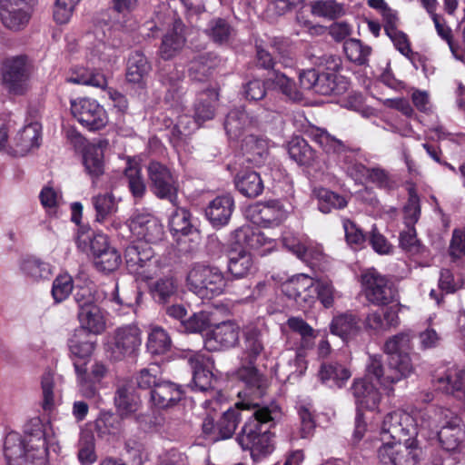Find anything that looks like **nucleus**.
<instances>
[{"label": "nucleus", "instance_id": "f257e3e1", "mask_svg": "<svg viewBox=\"0 0 465 465\" xmlns=\"http://www.w3.org/2000/svg\"><path fill=\"white\" fill-rule=\"evenodd\" d=\"M236 407L223 411L218 420L212 414H207L202 424L203 433L215 441L230 439L240 420L238 408L252 410V414L236 436V441L243 450L250 451L255 461L271 455L275 449L274 433L271 430L276 424L277 409L245 402L237 403Z\"/></svg>", "mask_w": 465, "mask_h": 465}, {"label": "nucleus", "instance_id": "f03ea898", "mask_svg": "<svg viewBox=\"0 0 465 465\" xmlns=\"http://www.w3.org/2000/svg\"><path fill=\"white\" fill-rule=\"evenodd\" d=\"M95 344L96 339L84 329L75 330L68 341L79 391L87 399L94 398L98 394L101 382L107 374L106 366L100 361L88 367Z\"/></svg>", "mask_w": 465, "mask_h": 465}, {"label": "nucleus", "instance_id": "7ed1b4c3", "mask_svg": "<svg viewBox=\"0 0 465 465\" xmlns=\"http://www.w3.org/2000/svg\"><path fill=\"white\" fill-rule=\"evenodd\" d=\"M4 450L8 461L24 458L33 465H46L48 448L45 425L36 418L25 424L23 438L16 432L8 433Z\"/></svg>", "mask_w": 465, "mask_h": 465}, {"label": "nucleus", "instance_id": "20e7f679", "mask_svg": "<svg viewBox=\"0 0 465 465\" xmlns=\"http://www.w3.org/2000/svg\"><path fill=\"white\" fill-rule=\"evenodd\" d=\"M388 356V364L385 367L382 355L370 354L366 362V373L367 377H374L384 390L392 392L394 384L414 372V365L409 353Z\"/></svg>", "mask_w": 465, "mask_h": 465}, {"label": "nucleus", "instance_id": "39448f33", "mask_svg": "<svg viewBox=\"0 0 465 465\" xmlns=\"http://www.w3.org/2000/svg\"><path fill=\"white\" fill-rule=\"evenodd\" d=\"M307 135L328 154L332 155L341 167L354 180L364 176L365 166L355 160L356 151L325 129L312 126Z\"/></svg>", "mask_w": 465, "mask_h": 465}, {"label": "nucleus", "instance_id": "423d86ee", "mask_svg": "<svg viewBox=\"0 0 465 465\" xmlns=\"http://www.w3.org/2000/svg\"><path fill=\"white\" fill-rule=\"evenodd\" d=\"M187 286L202 299H212L222 294L226 287L223 272L214 265L197 262L187 274Z\"/></svg>", "mask_w": 465, "mask_h": 465}, {"label": "nucleus", "instance_id": "0eeeda50", "mask_svg": "<svg viewBox=\"0 0 465 465\" xmlns=\"http://www.w3.org/2000/svg\"><path fill=\"white\" fill-rule=\"evenodd\" d=\"M78 304L79 329L90 334H101L106 327L104 312L95 303L94 293L88 287L81 288L74 294Z\"/></svg>", "mask_w": 465, "mask_h": 465}, {"label": "nucleus", "instance_id": "6e6552de", "mask_svg": "<svg viewBox=\"0 0 465 465\" xmlns=\"http://www.w3.org/2000/svg\"><path fill=\"white\" fill-rule=\"evenodd\" d=\"M417 423L414 418L404 410L388 412L381 422V434L384 442L410 441L417 435Z\"/></svg>", "mask_w": 465, "mask_h": 465}, {"label": "nucleus", "instance_id": "1a4fd4ad", "mask_svg": "<svg viewBox=\"0 0 465 465\" xmlns=\"http://www.w3.org/2000/svg\"><path fill=\"white\" fill-rule=\"evenodd\" d=\"M303 89L312 90L322 95L341 94L348 88L345 77L333 73H325L313 69L304 70L299 74Z\"/></svg>", "mask_w": 465, "mask_h": 465}, {"label": "nucleus", "instance_id": "9d476101", "mask_svg": "<svg viewBox=\"0 0 465 465\" xmlns=\"http://www.w3.org/2000/svg\"><path fill=\"white\" fill-rule=\"evenodd\" d=\"M141 330L136 324H127L116 328L108 337L106 352L114 361L123 360L134 354L142 344Z\"/></svg>", "mask_w": 465, "mask_h": 465}, {"label": "nucleus", "instance_id": "9b49d317", "mask_svg": "<svg viewBox=\"0 0 465 465\" xmlns=\"http://www.w3.org/2000/svg\"><path fill=\"white\" fill-rule=\"evenodd\" d=\"M361 286L366 299L374 305H387L395 299L391 282L373 268L361 274Z\"/></svg>", "mask_w": 465, "mask_h": 465}, {"label": "nucleus", "instance_id": "f8f14e48", "mask_svg": "<svg viewBox=\"0 0 465 465\" xmlns=\"http://www.w3.org/2000/svg\"><path fill=\"white\" fill-rule=\"evenodd\" d=\"M2 84L15 95L24 94L28 89L29 71L25 56L5 59L1 66Z\"/></svg>", "mask_w": 465, "mask_h": 465}, {"label": "nucleus", "instance_id": "ddd939ff", "mask_svg": "<svg viewBox=\"0 0 465 465\" xmlns=\"http://www.w3.org/2000/svg\"><path fill=\"white\" fill-rule=\"evenodd\" d=\"M150 188L159 199L177 203L178 182L171 171L158 162H152L147 167Z\"/></svg>", "mask_w": 465, "mask_h": 465}, {"label": "nucleus", "instance_id": "4468645a", "mask_svg": "<svg viewBox=\"0 0 465 465\" xmlns=\"http://www.w3.org/2000/svg\"><path fill=\"white\" fill-rule=\"evenodd\" d=\"M71 112L73 116L90 131L100 130L108 123L106 111L94 99L72 100Z\"/></svg>", "mask_w": 465, "mask_h": 465}, {"label": "nucleus", "instance_id": "2eb2a0df", "mask_svg": "<svg viewBox=\"0 0 465 465\" xmlns=\"http://www.w3.org/2000/svg\"><path fill=\"white\" fill-rule=\"evenodd\" d=\"M419 450L414 439L410 441H387L378 450V458L384 465H417Z\"/></svg>", "mask_w": 465, "mask_h": 465}, {"label": "nucleus", "instance_id": "dca6fc26", "mask_svg": "<svg viewBox=\"0 0 465 465\" xmlns=\"http://www.w3.org/2000/svg\"><path fill=\"white\" fill-rule=\"evenodd\" d=\"M126 266L130 272L149 280L157 273L159 262L151 248L140 250L138 245H129L124 252Z\"/></svg>", "mask_w": 465, "mask_h": 465}, {"label": "nucleus", "instance_id": "f3484780", "mask_svg": "<svg viewBox=\"0 0 465 465\" xmlns=\"http://www.w3.org/2000/svg\"><path fill=\"white\" fill-rule=\"evenodd\" d=\"M189 365L193 369V382L199 391H207L213 388L215 381L213 373L214 362L211 356L204 351H188L184 354Z\"/></svg>", "mask_w": 465, "mask_h": 465}, {"label": "nucleus", "instance_id": "a211bd4d", "mask_svg": "<svg viewBox=\"0 0 465 465\" xmlns=\"http://www.w3.org/2000/svg\"><path fill=\"white\" fill-rule=\"evenodd\" d=\"M247 213L253 223L262 227L279 226L289 215V212L278 200L256 203L248 208Z\"/></svg>", "mask_w": 465, "mask_h": 465}, {"label": "nucleus", "instance_id": "6ab92c4d", "mask_svg": "<svg viewBox=\"0 0 465 465\" xmlns=\"http://www.w3.org/2000/svg\"><path fill=\"white\" fill-rule=\"evenodd\" d=\"M116 413L121 419L134 417L136 422L143 424L147 421V415L139 412L142 401L131 384H119L114 397Z\"/></svg>", "mask_w": 465, "mask_h": 465}, {"label": "nucleus", "instance_id": "aec40b11", "mask_svg": "<svg viewBox=\"0 0 465 465\" xmlns=\"http://www.w3.org/2000/svg\"><path fill=\"white\" fill-rule=\"evenodd\" d=\"M129 228L132 233L141 241L148 243L161 242L164 235L163 225L160 220L150 213L137 212L130 219Z\"/></svg>", "mask_w": 465, "mask_h": 465}, {"label": "nucleus", "instance_id": "412c9836", "mask_svg": "<svg viewBox=\"0 0 465 465\" xmlns=\"http://www.w3.org/2000/svg\"><path fill=\"white\" fill-rule=\"evenodd\" d=\"M371 380H375V378L367 377L365 372V377L354 380L351 387L359 411L362 410L375 411L381 401V394L372 384Z\"/></svg>", "mask_w": 465, "mask_h": 465}, {"label": "nucleus", "instance_id": "4be33fe9", "mask_svg": "<svg viewBox=\"0 0 465 465\" xmlns=\"http://www.w3.org/2000/svg\"><path fill=\"white\" fill-rule=\"evenodd\" d=\"M25 0H0V18L11 30H21L29 21L30 15Z\"/></svg>", "mask_w": 465, "mask_h": 465}, {"label": "nucleus", "instance_id": "5701e85b", "mask_svg": "<svg viewBox=\"0 0 465 465\" xmlns=\"http://www.w3.org/2000/svg\"><path fill=\"white\" fill-rule=\"evenodd\" d=\"M282 292L298 303H312L316 300L315 280L298 274L282 284Z\"/></svg>", "mask_w": 465, "mask_h": 465}, {"label": "nucleus", "instance_id": "b1692460", "mask_svg": "<svg viewBox=\"0 0 465 465\" xmlns=\"http://www.w3.org/2000/svg\"><path fill=\"white\" fill-rule=\"evenodd\" d=\"M239 326L232 322H223L211 331L205 339V348L216 351L233 347L239 341Z\"/></svg>", "mask_w": 465, "mask_h": 465}, {"label": "nucleus", "instance_id": "393cba45", "mask_svg": "<svg viewBox=\"0 0 465 465\" xmlns=\"http://www.w3.org/2000/svg\"><path fill=\"white\" fill-rule=\"evenodd\" d=\"M41 141V125L38 123H31L19 130L12 139V145L8 154L13 156H24L32 149L38 148Z\"/></svg>", "mask_w": 465, "mask_h": 465}, {"label": "nucleus", "instance_id": "a878e982", "mask_svg": "<svg viewBox=\"0 0 465 465\" xmlns=\"http://www.w3.org/2000/svg\"><path fill=\"white\" fill-rule=\"evenodd\" d=\"M151 64L145 55L140 51L133 52L127 62L126 80L128 83L143 89L151 72Z\"/></svg>", "mask_w": 465, "mask_h": 465}, {"label": "nucleus", "instance_id": "bb28decb", "mask_svg": "<svg viewBox=\"0 0 465 465\" xmlns=\"http://www.w3.org/2000/svg\"><path fill=\"white\" fill-rule=\"evenodd\" d=\"M434 381L439 390L454 394L465 387V371L456 364H451L443 371H438Z\"/></svg>", "mask_w": 465, "mask_h": 465}, {"label": "nucleus", "instance_id": "cd10ccee", "mask_svg": "<svg viewBox=\"0 0 465 465\" xmlns=\"http://www.w3.org/2000/svg\"><path fill=\"white\" fill-rule=\"evenodd\" d=\"M242 151L247 162L261 166L269 157L268 141L262 136L247 134L242 141Z\"/></svg>", "mask_w": 465, "mask_h": 465}, {"label": "nucleus", "instance_id": "c85d7f7f", "mask_svg": "<svg viewBox=\"0 0 465 465\" xmlns=\"http://www.w3.org/2000/svg\"><path fill=\"white\" fill-rule=\"evenodd\" d=\"M400 324L398 312L393 308H387L383 313L378 311L371 312L367 314L364 321V327L367 331L376 334L383 333L391 328H396Z\"/></svg>", "mask_w": 465, "mask_h": 465}, {"label": "nucleus", "instance_id": "c756f323", "mask_svg": "<svg viewBox=\"0 0 465 465\" xmlns=\"http://www.w3.org/2000/svg\"><path fill=\"white\" fill-rule=\"evenodd\" d=\"M256 121L242 108H235L229 112L224 122V129L232 140H238L244 132L254 126Z\"/></svg>", "mask_w": 465, "mask_h": 465}, {"label": "nucleus", "instance_id": "7c9ffc66", "mask_svg": "<svg viewBox=\"0 0 465 465\" xmlns=\"http://www.w3.org/2000/svg\"><path fill=\"white\" fill-rule=\"evenodd\" d=\"M117 49L103 39H96L87 48L86 58L99 68H107L115 63Z\"/></svg>", "mask_w": 465, "mask_h": 465}, {"label": "nucleus", "instance_id": "2f4dec72", "mask_svg": "<svg viewBox=\"0 0 465 465\" xmlns=\"http://www.w3.org/2000/svg\"><path fill=\"white\" fill-rule=\"evenodd\" d=\"M234 202L232 196H218L209 203L205 214L213 226H223L229 222Z\"/></svg>", "mask_w": 465, "mask_h": 465}, {"label": "nucleus", "instance_id": "473e14b6", "mask_svg": "<svg viewBox=\"0 0 465 465\" xmlns=\"http://www.w3.org/2000/svg\"><path fill=\"white\" fill-rule=\"evenodd\" d=\"M441 446L448 451L459 448L465 438V431L460 418L454 417L441 427L438 432Z\"/></svg>", "mask_w": 465, "mask_h": 465}, {"label": "nucleus", "instance_id": "72a5a7b5", "mask_svg": "<svg viewBox=\"0 0 465 465\" xmlns=\"http://www.w3.org/2000/svg\"><path fill=\"white\" fill-rule=\"evenodd\" d=\"M183 29L182 23L176 21L173 28L163 35L159 48V54L163 59L169 60L183 49L185 44Z\"/></svg>", "mask_w": 465, "mask_h": 465}, {"label": "nucleus", "instance_id": "f704fd0d", "mask_svg": "<svg viewBox=\"0 0 465 465\" xmlns=\"http://www.w3.org/2000/svg\"><path fill=\"white\" fill-rule=\"evenodd\" d=\"M182 398L180 388L170 381H162L151 391L152 402L160 409L173 406Z\"/></svg>", "mask_w": 465, "mask_h": 465}, {"label": "nucleus", "instance_id": "c9c22d12", "mask_svg": "<svg viewBox=\"0 0 465 465\" xmlns=\"http://www.w3.org/2000/svg\"><path fill=\"white\" fill-rule=\"evenodd\" d=\"M228 270L235 278H244L256 271L252 254L244 249L232 251L229 254Z\"/></svg>", "mask_w": 465, "mask_h": 465}, {"label": "nucleus", "instance_id": "e433bc0d", "mask_svg": "<svg viewBox=\"0 0 465 465\" xmlns=\"http://www.w3.org/2000/svg\"><path fill=\"white\" fill-rule=\"evenodd\" d=\"M218 97V90L215 88H208L201 94L194 105V124L199 126L203 122L213 118L214 104Z\"/></svg>", "mask_w": 465, "mask_h": 465}, {"label": "nucleus", "instance_id": "4c0bfd02", "mask_svg": "<svg viewBox=\"0 0 465 465\" xmlns=\"http://www.w3.org/2000/svg\"><path fill=\"white\" fill-rule=\"evenodd\" d=\"M234 182L238 191L244 196L250 198L259 196L264 188L260 174L254 171L239 173Z\"/></svg>", "mask_w": 465, "mask_h": 465}, {"label": "nucleus", "instance_id": "58836bf2", "mask_svg": "<svg viewBox=\"0 0 465 465\" xmlns=\"http://www.w3.org/2000/svg\"><path fill=\"white\" fill-rule=\"evenodd\" d=\"M83 163L87 173L92 178H97L104 173V150L101 144H88L84 147Z\"/></svg>", "mask_w": 465, "mask_h": 465}, {"label": "nucleus", "instance_id": "ea45409f", "mask_svg": "<svg viewBox=\"0 0 465 465\" xmlns=\"http://www.w3.org/2000/svg\"><path fill=\"white\" fill-rule=\"evenodd\" d=\"M360 331L359 320L352 313H341L335 316L331 323L332 334L341 337L342 340L355 336Z\"/></svg>", "mask_w": 465, "mask_h": 465}, {"label": "nucleus", "instance_id": "a19ab883", "mask_svg": "<svg viewBox=\"0 0 465 465\" xmlns=\"http://www.w3.org/2000/svg\"><path fill=\"white\" fill-rule=\"evenodd\" d=\"M91 201L95 211V221L100 223L118 211V201L112 192L98 193Z\"/></svg>", "mask_w": 465, "mask_h": 465}, {"label": "nucleus", "instance_id": "79ce46f5", "mask_svg": "<svg viewBox=\"0 0 465 465\" xmlns=\"http://www.w3.org/2000/svg\"><path fill=\"white\" fill-rule=\"evenodd\" d=\"M413 333L410 330L400 331L386 339L382 351L387 355L411 353L413 349Z\"/></svg>", "mask_w": 465, "mask_h": 465}, {"label": "nucleus", "instance_id": "37998d69", "mask_svg": "<svg viewBox=\"0 0 465 465\" xmlns=\"http://www.w3.org/2000/svg\"><path fill=\"white\" fill-rule=\"evenodd\" d=\"M77 246L83 251H90L94 259L107 249L112 248L104 233L81 232L76 239Z\"/></svg>", "mask_w": 465, "mask_h": 465}, {"label": "nucleus", "instance_id": "c03bdc74", "mask_svg": "<svg viewBox=\"0 0 465 465\" xmlns=\"http://www.w3.org/2000/svg\"><path fill=\"white\" fill-rule=\"evenodd\" d=\"M205 34L215 44L225 45L234 38L235 30L226 20L214 18L208 23Z\"/></svg>", "mask_w": 465, "mask_h": 465}, {"label": "nucleus", "instance_id": "a18cd8bd", "mask_svg": "<svg viewBox=\"0 0 465 465\" xmlns=\"http://www.w3.org/2000/svg\"><path fill=\"white\" fill-rule=\"evenodd\" d=\"M266 84L278 88L288 99L298 102L302 99V94L298 90L293 80L273 70L266 80Z\"/></svg>", "mask_w": 465, "mask_h": 465}, {"label": "nucleus", "instance_id": "49530a36", "mask_svg": "<svg viewBox=\"0 0 465 465\" xmlns=\"http://www.w3.org/2000/svg\"><path fill=\"white\" fill-rule=\"evenodd\" d=\"M124 176L128 181V187L135 200H141L146 192V185L142 175V169L137 162L128 160L124 169Z\"/></svg>", "mask_w": 465, "mask_h": 465}, {"label": "nucleus", "instance_id": "de8ad7c7", "mask_svg": "<svg viewBox=\"0 0 465 465\" xmlns=\"http://www.w3.org/2000/svg\"><path fill=\"white\" fill-rule=\"evenodd\" d=\"M24 275L33 282L48 279L52 274V269L49 263L35 257L25 259L20 266Z\"/></svg>", "mask_w": 465, "mask_h": 465}, {"label": "nucleus", "instance_id": "09e8293b", "mask_svg": "<svg viewBox=\"0 0 465 465\" xmlns=\"http://www.w3.org/2000/svg\"><path fill=\"white\" fill-rule=\"evenodd\" d=\"M290 157L301 165H312L317 158L316 152L304 139H293L289 144Z\"/></svg>", "mask_w": 465, "mask_h": 465}, {"label": "nucleus", "instance_id": "8fccbe9b", "mask_svg": "<svg viewBox=\"0 0 465 465\" xmlns=\"http://www.w3.org/2000/svg\"><path fill=\"white\" fill-rule=\"evenodd\" d=\"M172 340L162 327H153L149 332L146 348L153 355L164 354L170 351Z\"/></svg>", "mask_w": 465, "mask_h": 465}, {"label": "nucleus", "instance_id": "3c124183", "mask_svg": "<svg viewBox=\"0 0 465 465\" xmlns=\"http://www.w3.org/2000/svg\"><path fill=\"white\" fill-rule=\"evenodd\" d=\"M264 346L261 331L256 328H249L244 332L243 358L249 362H255L263 351Z\"/></svg>", "mask_w": 465, "mask_h": 465}, {"label": "nucleus", "instance_id": "603ef678", "mask_svg": "<svg viewBox=\"0 0 465 465\" xmlns=\"http://www.w3.org/2000/svg\"><path fill=\"white\" fill-rule=\"evenodd\" d=\"M351 375L346 367L337 362L322 363L319 371V377L322 382L332 381L338 387H341Z\"/></svg>", "mask_w": 465, "mask_h": 465}, {"label": "nucleus", "instance_id": "864d4df0", "mask_svg": "<svg viewBox=\"0 0 465 465\" xmlns=\"http://www.w3.org/2000/svg\"><path fill=\"white\" fill-rule=\"evenodd\" d=\"M177 292V284L172 277L161 278L150 285V293L159 303L167 302Z\"/></svg>", "mask_w": 465, "mask_h": 465}, {"label": "nucleus", "instance_id": "5fc2aeb1", "mask_svg": "<svg viewBox=\"0 0 465 465\" xmlns=\"http://www.w3.org/2000/svg\"><path fill=\"white\" fill-rule=\"evenodd\" d=\"M215 57L210 54H203L190 62L189 74L193 80L203 81L210 74V70L215 64Z\"/></svg>", "mask_w": 465, "mask_h": 465}, {"label": "nucleus", "instance_id": "6e6d98bb", "mask_svg": "<svg viewBox=\"0 0 465 465\" xmlns=\"http://www.w3.org/2000/svg\"><path fill=\"white\" fill-rule=\"evenodd\" d=\"M343 51L351 62L361 65L368 62L371 48L360 40L349 39L343 44Z\"/></svg>", "mask_w": 465, "mask_h": 465}, {"label": "nucleus", "instance_id": "4d7b16f0", "mask_svg": "<svg viewBox=\"0 0 465 465\" xmlns=\"http://www.w3.org/2000/svg\"><path fill=\"white\" fill-rule=\"evenodd\" d=\"M346 205V199L334 192L321 189L318 193V208L323 213H329L333 209H342Z\"/></svg>", "mask_w": 465, "mask_h": 465}, {"label": "nucleus", "instance_id": "13d9d810", "mask_svg": "<svg viewBox=\"0 0 465 465\" xmlns=\"http://www.w3.org/2000/svg\"><path fill=\"white\" fill-rule=\"evenodd\" d=\"M364 176L379 188L392 190L397 187V182L394 176L381 167H365Z\"/></svg>", "mask_w": 465, "mask_h": 465}, {"label": "nucleus", "instance_id": "bf43d9fd", "mask_svg": "<svg viewBox=\"0 0 465 465\" xmlns=\"http://www.w3.org/2000/svg\"><path fill=\"white\" fill-rule=\"evenodd\" d=\"M121 262V255L114 247L107 249L94 259L96 269L104 272L115 271Z\"/></svg>", "mask_w": 465, "mask_h": 465}, {"label": "nucleus", "instance_id": "052dcab7", "mask_svg": "<svg viewBox=\"0 0 465 465\" xmlns=\"http://www.w3.org/2000/svg\"><path fill=\"white\" fill-rule=\"evenodd\" d=\"M67 81L73 84L96 87H104L106 84V80L103 75L94 74L83 67L74 69Z\"/></svg>", "mask_w": 465, "mask_h": 465}, {"label": "nucleus", "instance_id": "680f3d73", "mask_svg": "<svg viewBox=\"0 0 465 465\" xmlns=\"http://www.w3.org/2000/svg\"><path fill=\"white\" fill-rule=\"evenodd\" d=\"M312 13L314 15L335 19L343 14V8L334 0H318L312 3Z\"/></svg>", "mask_w": 465, "mask_h": 465}, {"label": "nucleus", "instance_id": "e2e57ef3", "mask_svg": "<svg viewBox=\"0 0 465 465\" xmlns=\"http://www.w3.org/2000/svg\"><path fill=\"white\" fill-rule=\"evenodd\" d=\"M420 216V198L414 188L409 190L408 202L403 208V220L406 226H413Z\"/></svg>", "mask_w": 465, "mask_h": 465}, {"label": "nucleus", "instance_id": "0e129e2a", "mask_svg": "<svg viewBox=\"0 0 465 465\" xmlns=\"http://www.w3.org/2000/svg\"><path fill=\"white\" fill-rule=\"evenodd\" d=\"M287 326L302 338V346L310 347L314 339V330L302 318L291 317L287 320Z\"/></svg>", "mask_w": 465, "mask_h": 465}, {"label": "nucleus", "instance_id": "69168bd1", "mask_svg": "<svg viewBox=\"0 0 465 465\" xmlns=\"http://www.w3.org/2000/svg\"><path fill=\"white\" fill-rule=\"evenodd\" d=\"M74 289V281L69 274L58 275L53 282L52 296L55 302L66 300Z\"/></svg>", "mask_w": 465, "mask_h": 465}, {"label": "nucleus", "instance_id": "338daca9", "mask_svg": "<svg viewBox=\"0 0 465 465\" xmlns=\"http://www.w3.org/2000/svg\"><path fill=\"white\" fill-rule=\"evenodd\" d=\"M169 226L174 234H188L192 228L189 212L185 209H176L170 218Z\"/></svg>", "mask_w": 465, "mask_h": 465}, {"label": "nucleus", "instance_id": "774afa93", "mask_svg": "<svg viewBox=\"0 0 465 465\" xmlns=\"http://www.w3.org/2000/svg\"><path fill=\"white\" fill-rule=\"evenodd\" d=\"M159 373L160 368L157 364H150L147 368L141 370L135 378L138 387L153 390L162 381L158 377Z\"/></svg>", "mask_w": 465, "mask_h": 465}]
</instances>
